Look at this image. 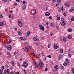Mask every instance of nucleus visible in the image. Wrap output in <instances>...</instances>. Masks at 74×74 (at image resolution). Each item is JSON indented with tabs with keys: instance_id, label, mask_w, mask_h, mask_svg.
Listing matches in <instances>:
<instances>
[{
	"instance_id": "1",
	"label": "nucleus",
	"mask_w": 74,
	"mask_h": 74,
	"mask_svg": "<svg viewBox=\"0 0 74 74\" xmlns=\"http://www.w3.org/2000/svg\"><path fill=\"white\" fill-rule=\"evenodd\" d=\"M28 64L27 63V62H24L23 64V67H27V66H28Z\"/></svg>"
},
{
	"instance_id": "2",
	"label": "nucleus",
	"mask_w": 74,
	"mask_h": 74,
	"mask_svg": "<svg viewBox=\"0 0 74 74\" xmlns=\"http://www.w3.org/2000/svg\"><path fill=\"white\" fill-rule=\"evenodd\" d=\"M6 24V22L4 21L0 23V26H3V25H5Z\"/></svg>"
},
{
	"instance_id": "3",
	"label": "nucleus",
	"mask_w": 74,
	"mask_h": 74,
	"mask_svg": "<svg viewBox=\"0 0 74 74\" xmlns=\"http://www.w3.org/2000/svg\"><path fill=\"white\" fill-rule=\"evenodd\" d=\"M39 27H40V29L42 30H43V31H44L45 29L44 28V26H42V25H39Z\"/></svg>"
},
{
	"instance_id": "4",
	"label": "nucleus",
	"mask_w": 74,
	"mask_h": 74,
	"mask_svg": "<svg viewBox=\"0 0 74 74\" xmlns=\"http://www.w3.org/2000/svg\"><path fill=\"white\" fill-rule=\"evenodd\" d=\"M11 45H8L7 47V49L8 50H11Z\"/></svg>"
},
{
	"instance_id": "5",
	"label": "nucleus",
	"mask_w": 74,
	"mask_h": 74,
	"mask_svg": "<svg viewBox=\"0 0 74 74\" xmlns=\"http://www.w3.org/2000/svg\"><path fill=\"white\" fill-rule=\"evenodd\" d=\"M54 46L53 48L54 49H58V46L57 44H55L54 45Z\"/></svg>"
},
{
	"instance_id": "6",
	"label": "nucleus",
	"mask_w": 74,
	"mask_h": 74,
	"mask_svg": "<svg viewBox=\"0 0 74 74\" xmlns=\"http://www.w3.org/2000/svg\"><path fill=\"white\" fill-rule=\"evenodd\" d=\"M18 25L19 26H20V27H21L22 26V23H21V21H18Z\"/></svg>"
},
{
	"instance_id": "7",
	"label": "nucleus",
	"mask_w": 74,
	"mask_h": 74,
	"mask_svg": "<svg viewBox=\"0 0 74 74\" xmlns=\"http://www.w3.org/2000/svg\"><path fill=\"white\" fill-rule=\"evenodd\" d=\"M31 48L32 47H25V49L27 51H30Z\"/></svg>"
},
{
	"instance_id": "8",
	"label": "nucleus",
	"mask_w": 74,
	"mask_h": 74,
	"mask_svg": "<svg viewBox=\"0 0 74 74\" xmlns=\"http://www.w3.org/2000/svg\"><path fill=\"white\" fill-rule=\"evenodd\" d=\"M46 16H49L50 15V13L48 12H47L45 13Z\"/></svg>"
},
{
	"instance_id": "9",
	"label": "nucleus",
	"mask_w": 74,
	"mask_h": 74,
	"mask_svg": "<svg viewBox=\"0 0 74 74\" xmlns=\"http://www.w3.org/2000/svg\"><path fill=\"white\" fill-rule=\"evenodd\" d=\"M33 39L34 41H38L39 40L38 38H37L36 37L34 38Z\"/></svg>"
},
{
	"instance_id": "10",
	"label": "nucleus",
	"mask_w": 74,
	"mask_h": 74,
	"mask_svg": "<svg viewBox=\"0 0 74 74\" xmlns=\"http://www.w3.org/2000/svg\"><path fill=\"white\" fill-rule=\"evenodd\" d=\"M60 23L62 26H65L66 25V23L64 22H60Z\"/></svg>"
},
{
	"instance_id": "11",
	"label": "nucleus",
	"mask_w": 74,
	"mask_h": 74,
	"mask_svg": "<svg viewBox=\"0 0 74 74\" xmlns=\"http://www.w3.org/2000/svg\"><path fill=\"white\" fill-rule=\"evenodd\" d=\"M42 65H43V64L42 62H40L39 63V66L40 67H42Z\"/></svg>"
},
{
	"instance_id": "12",
	"label": "nucleus",
	"mask_w": 74,
	"mask_h": 74,
	"mask_svg": "<svg viewBox=\"0 0 74 74\" xmlns=\"http://www.w3.org/2000/svg\"><path fill=\"white\" fill-rule=\"evenodd\" d=\"M26 8V5H23V10H25Z\"/></svg>"
},
{
	"instance_id": "13",
	"label": "nucleus",
	"mask_w": 74,
	"mask_h": 74,
	"mask_svg": "<svg viewBox=\"0 0 74 74\" xmlns=\"http://www.w3.org/2000/svg\"><path fill=\"white\" fill-rule=\"evenodd\" d=\"M50 25L52 27H55V24L53 23H51Z\"/></svg>"
},
{
	"instance_id": "14",
	"label": "nucleus",
	"mask_w": 74,
	"mask_h": 74,
	"mask_svg": "<svg viewBox=\"0 0 74 74\" xmlns=\"http://www.w3.org/2000/svg\"><path fill=\"white\" fill-rule=\"evenodd\" d=\"M68 38L69 39H71L72 38V36H71V35H69L68 36Z\"/></svg>"
},
{
	"instance_id": "15",
	"label": "nucleus",
	"mask_w": 74,
	"mask_h": 74,
	"mask_svg": "<svg viewBox=\"0 0 74 74\" xmlns=\"http://www.w3.org/2000/svg\"><path fill=\"white\" fill-rule=\"evenodd\" d=\"M54 68L55 69H56V70H58V68H59V67H58V65H56L54 66Z\"/></svg>"
},
{
	"instance_id": "16",
	"label": "nucleus",
	"mask_w": 74,
	"mask_h": 74,
	"mask_svg": "<svg viewBox=\"0 0 74 74\" xmlns=\"http://www.w3.org/2000/svg\"><path fill=\"white\" fill-rule=\"evenodd\" d=\"M61 21L63 22H66V20L64 18H62Z\"/></svg>"
},
{
	"instance_id": "17",
	"label": "nucleus",
	"mask_w": 74,
	"mask_h": 74,
	"mask_svg": "<svg viewBox=\"0 0 74 74\" xmlns=\"http://www.w3.org/2000/svg\"><path fill=\"white\" fill-rule=\"evenodd\" d=\"M74 11V9L71 8L69 10V12H72L73 11Z\"/></svg>"
},
{
	"instance_id": "18",
	"label": "nucleus",
	"mask_w": 74,
	"mask_h": 74,
	"mask_svg": "<svg viewBox=\"0 0 74 74\" xmlns=\"http://www.w3.org/2000/svg\"><path fill=\"white\" fill-rule=\"evenodd\" d=\"M7 55H8L9 57H11V54H10V53L9 52L7 53Z\"/></svg>"
},
{
	"instance_id": "19",
	"label": "nucleus",
	"mask_w": 74,
	"mask_h": 74,
	"mask_svg": "<svg viewBox=\"0 0 74 74\" xmlns=\"http://www.w3.org/2000/svg\"><path fill=\"white\" fill-rule=\"evenodd\" d=\"M65 6L66 7H70V5L69 3H66Z\"/></svg>"
},
{
	"instance_id": "20",
	"label": "nucleus",
	"mask_w": 74,
	"mask_h": 74,
	"mask_svg": "<svg viewBox=\"0 0 74 74\" xmlns=\"http://www.w3.org/2000/svg\"><path fill=\"white\" fill-rule=\"evenodd\" d=\"M68 31L69 32H72V29L70 28H69L68 29Z\"/></svg>"
},
{
	"instance_id": "21",
	"label": "nucleus",
	"mask_w": 74,
	"mask_h": 74,
	"mask_svg": "<svg viewBox=\"0 0 74 74\" xmlns=\"http://www.w3.org/2000/svg\"><path fill=\"white\" fill-rule=\"evenodd\" d=\"M3 1L5 3H7L9 1H8V0H3Z\"/></svg>"
},
{
	"instance_id": "22",
	"label": "nucleus",
	"mask_w": 74,
	"mask_h": 74,
	"mask_svg": "<svg viewBox=\"0 0 74 74\" xmlns=\"http://www.w3.org/2000/svg\"><path fill=\"white\" fill-rule=\"evenodd\" d=\"M3 72V69H0V73H2Z\"/></svg>"
},
{
	"instance_id": "23",
	"label": "nucleus",
	"mask_w": 74,
	"mask_h": 74,
	"mask_svg": "<svg viewBox=\"0 0 74 74\" xmlns=\"http://www.w3.org/2000/svg\"><path fill=\"white\" fill-rule=\"evenodd\" d=\"M18 35H20V36H21V35L22 34L21 33V32H20V31H18Z\"/></svg>"
},
{
	"instance_id": "24",
	"label": "nucleus",
	"mask_w": 74,
	"mask_h": 74,
	"mask_svg": "<svg viewBox=\"0 0 74 74\" xmlns=\"http://www.w3.org/2000/svg\"><path fill=\"white\" fill-rule=\"evenodd\" d=\"M63 41H64L65 42H66V39L65 38V37H64L63 38Z\"/></svg>"
},
{
	"instance_id": "25",
	"label": "nucleus",
	"mask_w": 74,
	"mask_h": 74,
	"mask_svg": "<svg viewBox=\"0 0 74 74\" xmlns=\"http://www.w3.org/2000/svg\"><path fill=\"white\" fill-rule=\"evenodd\" d=\"M71 21H74V16H73L72 17V19H71Z\"/></svg>"
},
{
	"instance_id": "26",
	"label": "nucleus",
	"mask_w": 74,
	"mask_h": 74,
	"mask_svg": "<svg viewBox=\"0 0 74 74\" xmlns=\"http://www.w3.org/2000/svg\"><path fill=\"white\" fill-rule=\"evenodd\" d=\"M66 63L67 64H68V65H70V61H67Z\"/></svg>"
},
{
	"instance_id": "27",
	"label": "nucleus",
	"mask_w": 74,
	"mask_h": 74,
	"mask_svg": "<svg viewBox=\"0 0 74 74\" xmlns=\"http://www.w3.org/2000/svg\"><path fill=\"white\" fill-rule=\"evenodd\" d=\"M30 32H28L27 33V36H29V34H30Z\"/></svg>"
},
{
	"instance_id": "28",
	"label": "nucleus",
	"mask_w": 74,
	"mask_h": 74,
	"mask_svg": "<svg viewBox=\"0 0 74 74\" xmlns=\"http://www.w3.org/2000/svg\"><path fill=\"white\" fill-rule=\"evenodd\" d=\"M72 73L73 74H74V68H73L72 70Z\"/></svg>"
},
{
	"instance_id": "29",
	"label": "nucleus",
	"mask_w": 74,
	"mask_h": 74,
	"mask_svg": "<svg viewBox=\"0 0 74 74\" xmlns=\"http://www.w3.org/2000/svg\"><path fill=\"white\" fill-rule=\"evenodd\" d=\"M63 65L64 66H67V63L66 62L64 63Z\"/></svg>"
},
{
	"instance_id": "30",
	"label": "nucleus",
	"mask_w": 74,
	"mask_h": 74,
	"mask_svg": "<svg viewBox=\"0 0 74 74\" xmlns=\"http://www.w3.org/2000/svg\"><path fill=\"white\" fill-rule=\"evenodd\" d=\"M51 43L49 44V45H48V48H50V46H51Z\"/></svg>"
},
{
	"instance_id": "31",
	"label": "nucleus",
	"mask_w": 74,
	"mask_h": 74,
	"mask_svg": "<svg viewBox=\"0 0 74 74\" xmlns=\"http://www.w3.org/2000/svg\"><path fill=\"white\" fill-rule=\"evenodd\" d=\"M57 2H58V3H60L61 2V0H58Z\"/></svg>"
},
{
	"instance_id": "32",
	"label": "nucleus",
	"mask_w": 74,
	"mask_h": 74,
	"mask_svg": "<svg viewBox=\"0 0 74 74\" xmlns=\"http://www.w3.org/2000/svg\"><path fill=\"white\" fill-rule=\"evenodd\" d=\"M60 50L61 51V53H63V49H60Z\"/></svg>"
},
{
	"instance_id": "33",
	"label": "nucleus",
	"mask_w": 74,
	"mask_h": 74,
	"mask_svg": "<svg viewBox=\"0 0 74 74\" xmlns=\"http://www.w3.org/2000/svg\"><path fill=\"white\" fill-rule=\"evenodd\" d=\"M56 29H57L58 30H59V27H58V26H56Z\"/></svg>"
},
{
	"instance_id": "34",
	"label": "nucleus",
	"mask_w": 74,
	"mask_h": 74,
	"mask_svg": "<svg viewBox=\"0 0 74 74\" xmlns=\"http://www.w3.org/2000/svg\"><path fill=\"white\" fill-rule=\"evenodd\" d=\"M57 18L58 21H60V17H58Z\"/></svg>"
},
{
	"instance_id": "35",
	"label": "nucleus",
	"mask_w": 74,
	"mask_h": 74,
	"mask_svg": "<svg viewBox=\"0 0 74 74\" xmlns=\"http://www.w3.org/2000/svg\"><path fill=\"white\" fill-rule=\"evenodd\" d=\"M11 63H12V64L13 66H14V62L13 61H12V62H11Z\"/></svg>"
},
{
	"instance_id": "36",
	"label": "nucleus",
	"mask_w": 74,
	"mask_h": 74,
	"mask_svg": "<svg viewBox=\"0 0 74 74\" xmlns=\"http://www.w3.org/2000/svg\"><path fill=\"white\" fill-rule=\"evenodd\" d=\"M47 57L49 58H51L52 56L51 55H49V56H47Z\"/></svg>"
},
{
	"instance_id": "37",
	"label": "nucleus",
	"mask_w": 74,
	"mask_h": 74,
	"mask_svg": "<svg viewBox=\"0 0 74 74\" xmlns=\"http://www.w3.org/2000/svg\"><path fill=\"white\" fill-rule=\"evenodd\" d=\"M62 56L61 55H60L59 57V59H61Z\"/></svg>"
},
{
	"instance_id": "38",
	"label": "nucleus",
	"mask_w": 74,
	"mask_h": 74,
	"mask_svg": "<svg viewBox=\"0 0 74 74\" xmlns=\"http://www.w3.org/2000/svg\"><path fill=\"white\" fill-rule=\"evenodd\" d=\"M7 72L8 73H10V70L8 69H7Z\"/></svg>"
},
{
	"instance_id": "39",
	"label": "nucleus",
	"mask_w": 74,
	"mask_h": 74,
	"mask_svg": "<svg viewBox=\"0 0 74 74\" xmlns=\"http://www.w3.org/2000/svg\"><path fill=\"white\" fill-rule=\"evenodd\" d=\"M50 36H52V35H53V34H52V32H50Z\"/></svg>"
},
{
	"instance_id": "40",
	"label": "nucleus",
	"mask_w": 74,
	"mask_h": 74,
	"mask_svg": "<svg viewBox=\"0 0 74 74\" xmlns=\"http://www.w3.org/2000/svg\"><path fill=\"white\" fill-rule=\"evenodd\" d=\"M23 71L24 74H26V73H27V72L26 71V70H24Z\"/></svg>"
},
{
	"instance_id": "41",
	"label": "nucleus",
	"mask_w": 74,
	"mask_h": 74,
	"mask_svg": "<svg viewBox=\"0 0 74 74\" xmlns=\"http://www.w3.org/2000/svg\"><path fill=\"white\" fill-rule=\"evenodd\" d=\"M20 40H23V38L22 37H20Z\"/></svg>"
},
{
	"instance_id": "42",
	"label": "nucleus",
	"mask_w": 74,
	"mask_h": 74,
	"mask_svg": "<svg viewBox=\"0 0 74 74\" xmlns=\"http://www.w3.org/2000/svg\"><path fill=\"white\" fill-rule=\"evenodd\" d=\"M61 10H62V11H63V6H62L61 7Z\"/></svg>"
},
{
	"instance_id": "43",
	"label": "nucleus",
	"mask_w": 74,
	"mask_h": 74,
	"mask_svg": "<svg viewBox=\"0 0 74 74\" xmlns=\"http://www.w3.org/2000/svg\"><path fill=\"white\" fill-rule=\"evenodd\" d=\"M63 14H64V16H66V13H64Z\"/></svg>"
},
{
	"instance_id": "44",
	"label": "nucleus",
	"mask_w": 74,
	"mask_h": 74,
	"mask_svg": "<svg viewBox=\"0 0 74 74\" xmlns=\"http://www.w3.org/2000/svg\"><path fill=\"white\" fill-rule=\"evenodd\" d=\"M15 74H20L19 72H16L15 73Z\"/></svg>"
},
{
	"instance_id": "45",
	"label": "nucleus",
	"mask_w": 74,
	"mask_h": 74,
	"mask_svg": "<svg viewBox=\"0 0 74 74\" xmlns=\"http://www.w3.org/2000/svg\"><path fill=\"white\" fill-rule=\"evenodd\" d=\"M14 5H15V6H16V5H17V3H14Z\"/></svg>"
},
{
	"instance_id": "46",
	"label": "nucleus",
	"mask_w": 74,
	"mask_h": 74,
	"mask_svg": "<svg viewBox=\"0 0 74 74\" xmlns=\"http://www.w3.org/2000/svg\"><path fill=\"white\" fill-rule=\"evenodd\" d=\"M14 72H10L9 73V74H14Z\"/></svg>"
},
{
	"instance_id": "47",
	"label": "nucleus",
	"mask_w": 74,
	"mask_h": 74,
	"mask_svg": "<svg viewBox=\"0 0 74 74\" xmlns=\"http://www.w3.org/2000/svg\"><path fill=\"white\" fill-rule=\"evenodd\" d=\"M61 69H64V67H63V66L62 65H61Z\"/></svg>"
},
{
	"instance_id": "48",
	"label": "nucleus",
	"mask_w": 74,
	"mask_h": 74,
	"mask_svg": "<svg viewBox=\"0 0 74 74\" xmlns=\"http://www.w3.org/2000/svg\"><path fill=\"white\" fill-rule=\"evenodd\" d=\"M26 3V2L25 1H23V4H25Z\"/></svg>"
},
{
	"instance_id": "49",
	"label": "nucleus",
	"mask_w": 74,
	"mask_h": 74,
	"mask_svg": "<svg viewBox=\"0 0 74 74\" xmlns=\"http://www.w3.org/2000/svg\"><path fill=\"white\" fill-rule=\"evenodd\" d=\"M41 55L42 56H44V52L42 53Z\"/></svg>"
},
{
	"instance_id": "50",
	"label": "nucleus",
	"mask_w": 74,
	"mask_h": 74,
	"mask_svg": "<svg viewBox=\"0 0 74 74\" xmlns=\"http://www.w3.org/2000/svg\"><path fill=\"white\" fill-rule=\"evenodd\" d=\"M4 74H7V71H6V70H5L4 71Z\"/></svg>"
},
{
	"instance_id": "51",
	"label": "nucleus",
	"mask_w": 74,
	"mask_h": 74,
	"mask_svg": "<svg viewBox=\"0 0 74 74\" xmlns=\"http://www.w3.org/2000/svg\"><path fill=\"white\" fill-rule=\"evenodd\" d=\"M1 68L3 69H4V66H2Z\"/></svg>"
},
{
	"instance_id": "52",
	"label": "nucleus",
	"mask_w": 74,
	"mask_h": 74,
	"mask_svg": "<svg viewBox=\"0 0 74 74\" xmlns=\"http://www.w3.org/2000/svg\"><path fill=\"white\" fill-rule=\"evenodd\" d=\"M69 58H71V54H69Z\"/></svg>"
},
{
	"instance_id": "53",
	"label": "nucleus",
	"mask_w": 74,
	"mask_h": 74,
	"mask_svg": "<svg viewBox=\"0 0 74 74\" xmlns=\"http://www.w3.org/2000/svg\"><path fill=\"white\" fill-rule=\"evenodd\" d=\"M3 17V16H2V15H0V18H1Z\"/></svg>"
},
{
	"instance_id": "54",
	"label": "nucleus",
	"mask_w": 74,
	"mask_h": 74,
	"mask_svg": "<svg viewBox=\"0 0 74 74\" xmlns=\"http://www.w3.org/2000/svg\"><path fill=\"white\" fill-rule=\"evenodd\" d=\"M20 63H18V64H17V65H18V66H20Z\"/></svg>"
},
{
	"instance_id": "55",
	"label": "nucleus",
	"mask_w": 74,
	"mask_h": 74,
	"mask_svg": "<svg viewBox=\"0 0 74 74\" xmlns=\"http://www.w3.org/2000/svg\"><path fill=\"white\" fill-rule=\"evenodd\" d=\"M59 5V3H57L56 4V6H58Z\"/></svg>"
},
{
	"instance_id": "56",
	"label": "nucleus",
	"mask_w": 74,
	"mask_h": 74,
	"mask_svg": "<svg viewBox=\"0 0 74 74\" xmlns=\"http://www.w3.org/2000/svg\"><path fill=\"white\" fill-rule=\"evenodd\" d=\"M58 11L59 12H60V11H61V10L60 9H58Z\"/></svg>"
},
{
	"instance_id": "57",
	"label": "nucleus",
	"mask_w": 74,
	"mask_h": 74,
	"mask_svg": "<svg viewBox=\"0 0 74 74\" xmlns=\"http://www.w3.org/2000/svg\"><path fill=\"white\" fill-rule=\"evenodd\" d=\"M9 17H10V18H11V17H12V16H11V15L9 14Z\"/></svg>"
},
{
	"instance_id": "58",
	"label": "nucleus",
	"mask_w": 74,
	"mask_h": 74,
	"mask_svg": "<svg viewBox=\"0 0 74 74\" xmlns=\"http://www.w3.org/2000/svg\"><path fill=\"white\" fill-rule=\"evenodd\" d=\"M38 56L39 58H40V57H41V56L40 55V54H38Z\"/></svg>"
},
{
	"instance_id": "59",
	"label": "nucleus",
	"mask_w": 74,
	"mask_h": 74,
	"mask_svg": "<svg viewBox=\"0 0 74 74\" xmlns=\"http://www.w3.org/2000/svg\"><path fill=\"white\" fill-rule=\"evenodd\" d=\"M33 12H34V14H35V13H36V12L35 10H34Z\"/></svg>"
},
{
	"instance_id": "60",
	"label": "nucleus",
	"mask_w": 74,
	"mask_h": 74,
	"mask_svg": "<svg viewBox=\"0 0 74 74\" xmlns=\"http://www.w3.org/2000/svg\"><path fill=\"white\" fill-rule=\"evenodd\" d=\"M12 41V40H10L9 42V43H11V42Z\"/></svg>"
},
{
	"instance_id": "61",
	"label": "nucleus",
	"mask_w": 74,
	"mask_h": 74,
	"mask_svg": "<svg viewBox=\"0 0 74 74\" xmlns=\"http://www.w3.org/2000/svg\"><path fill=\"white\" fill-rule=\"evenodd\" d=\"M10 69H11V70H12V67L11 66L10 67Z\"/></svg>"
},
{
	"instance_id": "62",
	"label": "nucleus",
	"mask_w": 74,
	"mask_h": 74,
	"mask_svg": "<svg viewBox=\"0 0 74 74\" xmlns=\"http://www.w3.org/2000/svg\"><path fill=\"white\" fill-rule=\"evenodd\" d=\"M32 54H33V55L34 56H35V54H34V53H33Z\"/></svg>"
},
{
	"instance_id": "63",
	"label": "nucleus",
	"mask_w": 74,
	"mask_h": 74,
	"mask_svg": "<svg viewBox=\"0 0 74 74\" xmlns=\"http://www.w3.org/2000/svg\"><path fill=\"white\" fill-rule=\"evenodd\" d=\"M48 71V69H47V68H45V71Z\"/></svg>"
},
{
	"instance_id": "64",
	"label": "nucleus",
	"mask_w": 74,
	"mask_h": 74,
	"mask_svg": "<svg viewBox=\"0 0 74 74\" xmlns=\"http://www.w3.org/2000/svg\"><path fill=\"white\" fill-rule=\"evenodd\" d=\"M26 40V38H24L23 39V40L24 41H25Z\"/></svg>"
}]
</instances>
